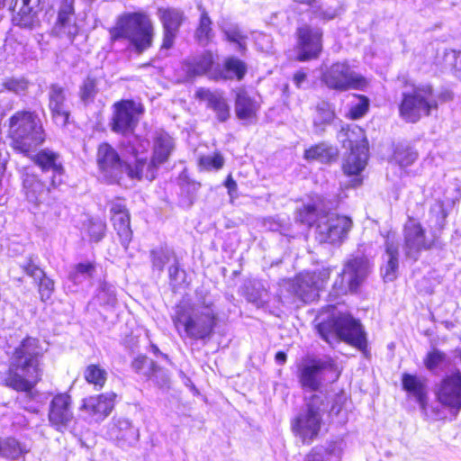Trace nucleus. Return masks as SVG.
I'll use <instances>...</instances> for the list:
<instances>
[{
    "label": "nucleus",
    "instance_id": "obj_40",
    "mask_svg": "<svg viewBox=\"0 0 461 461\" xmlns=\"http://www.w3.org/2000/svg\"><path fill=\"white\" fill-rule=\"evenodd\" d=\"M85 379L88 384L95 385L96 389H102L107 380V371L99 365H89L84 373Z\"/></svg>",
    "mask_w": 461,
    "mask_h": 461
},
{
    "label": "nucleus",
    "instance_id": "obj_26",
    "mask_svg": "<svg viewBox=\"0 0 461 461\" xmlns=\"http://www.w3.org/2000/svg\"><path fill=\"white\" fill-rule=\"evenodd\" d=\"M75 0H61L55 30L59 34L67 35L70 40L77 34L78 28L76 24L74 15Z\"/></svg>",
    "mask_w": 461,
    "mask_h": 461
},
{
    "label": "nucleus",
    "instance_id": "obj_21",
    "mask_svg": "<svg viewBox=\"0 0 461 461\" xmlns=\"http://www.w3.org/2000/svg\"><path fill=\"white\" fill-rule=\"evenodd\" d=\"M116 396L113 392H106L99 395L86 397L82 401L80 409L94 420L101 421L112 412Z\"/></svg>",
    "mask_w": 461,
    "mask_h": 461
},
{
    "label": "nucleus",
    "instance_id": "obj_54",
    "mask_svg": "<svg viewBox=\"0 0 461 461\" xmlns=\"http://www.w3.org/2000/svg\"><path fill=\"white\" fill-rule=\"evenodd\" d=\"M446 59L452 65L456 77L461 79V51L451 50L447 52Z\"/></svg>",
    "mask_w": 461,
    "mask_h": 461
},
{
    "label": "nucleus",
    "instance_id": "obj_46",
    "mask_svg": "<svg viewBox=\"0 0 461 461\" xmlns=\"http://www.w3.org/2000/svg\"><path fill=\"white\" fill-rule=\"evenodd\" d=\"M96 79L88 76L80 86V98L85 103L92 102L97 94Z\"/></svg>",
    "mask_w": 461,
    "mask_h": 461
},
{
    "label": "nucleus",
    "instance_id": "obj_34",
    "mask_svg": "<svg viewBox=\"0 0 461 461\" xmlns=\"http://www.w3.org/2000/svg\"><path fill=\"white\" fill-rule=\"evenodd\" d=\"M157 15L162 23L163 30L178 32L184 20V12L174 7H159Z\"/></svg>",
    "mask_w": 461,
    "mask_h": 461
},
{
    "label": "nucleus",
    "instance_id": "obj_61",
    "mask_svg": "<svg viewBox=\"0 0 461 461\" xmlns=\"http://www.w3.org/2000/svg\"><path fill=\"white\" fill-rule=\"evenodd\" d=\"M305 461H323V457L321 453L312 451L306 456Z\"/></svg>",
    "mask_w": 461,
    "mask_h": 461
},
{
    "label": "nucleus",
    "instance_id": "obj_27",
    "mask_svg": "<svg viewBox=\"0 0 461 461\" xmlns=\"http://www.w3.org/2000/svg\"><path fill=\"white\" fill-rule=\"evenodd\" d=\"M213 65V56L209 51L200 55L189 57L182 63V71L185 80H192L197 77L205 75Z\"/></svg>",
    "mask_w": 461,
    "mask_h": 461
},
{
    "label": "nucleus",
    "instance_id": "obj_13",
    "mask_svg": "<svg viewBox=\"0 0 461 461\" xmlns=\"http://www.w3.org/2000/svg\"><path fill=\"white\" fill-rule=\"evenodd\" d=\"M352 227L349 217L329 212L319 216L315 228V238L320 243L340 244Z\"/></svg>",
    "mask_w": 461,
    "mask_h": 461
},
{
    "label": "nucleus",
    "instance_id": "obj_14",
    "mask_svg": "<svg viewBox=\"0 0 461 461\" xmlns=\"http://www.w3.org/2000/svg\"><path fill=\"white\" fill-rule=\"evenodd\" d=\"M402 231L405 257L413 261L418 260L422 251L429 250L440 245L438 236L427 237L421 224L413 219L410 218L407 221Z\"/></svg>",
    "mask_w": 461,
    "mask_h": 461
},
{
    "label": "nucleus",
    "instance_id": "obj_33",
    "mask_svg": "<svg viewBox=\"0 0 461 461\" xmlns=\"http://www.w3.org/2000/svg\"><path fill=\"white\" fill-rule=\"evenodd\" d=\"M149 258L153 272L161 274L167 264H172L177 257L175 251L166 245H160L153 248L149 251Z\"/></svg>",
    "mask_w": 461,
    "mask_h": 461
},
{
    "label": "nucleus",
    "instance_id": "obj_29",
    "mask_svg": "<svg viewBox=\"0 0 461 461\" xmlns=\"http://www.w3.org/2000/svg\"><path fill=\"white\" fill-rule=\"evenodd\" d=\"M385 254L384 256V265L382 267V275L385 281H393L397 276L399 267V244L387 237L385 240Z\"/></svg>",
    "mask_w": 461,
    "mask_h": 461
},
{
    "label": "nucleus",
    "instance_id": "obj_25",
    "mask_svg": "<svg viewBox=\"0 0 461 461\" xmlns=\"http://www.w3.org/2000/svg\"><path fill=\"white\" fill-rule=\"evenodd\" d=\"M49 107L56 125L64 127L68 123L69 109L67 104L65 89L59 85H52L49 93Z\"/></svg>",
    "mask_w": 461,
    "mask_h": 461
},
{
    "label": "nucleus",
    "instance_id": "obj_36",
    "mask_svg": "<svg viewBox=\"0 0 461 461\" xmlns=\"http://www.w3.org/2000/svg\"><path fill=\"white\" fill-rule=\"evenodd\" d=\"M258 106L246 90L240 88L236 94L235 113L239 119L247 120L255 116Z\"/></svg>",
    "mask_w": 461,
    "mask_h": 461
},
{
    "label": "nucleus",
    "instance_id": "obj_57",
    "mask_svg": "<svg viewBox=\"0 0 461 461\" xmlns=\"http://www.w3.org/2000/svg\"><path fill=\"white\" fill-rule=\"evenodd\" d=\"M177 33L178 32H176L163 30V41L161 44V50H169L173 47Z\"/></svg>",
    "mask_w": 461,
    "mask_h": 461
},
{
    "label": "nucleus",
    "instance_id": "obj_38",
    "mask_svg": "<svg viewBox=\"0 0 461 461\" xmlns=\"http://www.w3.org/2000/svg\"><path fill=\"white\" fill-rule=\"evenodd\" d=\"M334 119V111L330 104L321 101L316 107V115L313 121L315 131L321 133L324 131L325 126L331 123Z\"/></svg>",
    "mask_w": 461,
    "mask_h": 461
},
{
    "label": "nucleus",
    "instance_id": "obj_52",
    "mask_svg": "<svg viewBox=\"0 0 461 461\" xmlns=\"http://www.w3.org/2000/svg\"><path fill=\"white\" fill-rule=\"evenodd\" d=\"M20 266L29 276L33 278L34 282H37L40 277L43 276L44 271L38 267L32 256L26 258Z\"/></svg>",
    "mask_w": 461,
    "mask_h": 461
},
{
    "label": "nucleus",
    "instance_id": "obj_45",
    "mask_svg": "<svg viewBox=\"0 0 461 461\" xmlns=\"http://www.w3.org/2000/svg\"><path fill=\"white\" fill-rule=\"evenodd\" d=\"M96 297L100 304L107 307L113 308L117 303L115 288L106 283L100 285Z\"/></svg>",
    "mask_w": 461,
    "mask_h": 461
},
{
    "label": "nucleus",
    "instance_id": "obj_18",
    "mask_svg": "<svg viewBox=\"0 0 461 461\" xmlns=\"http://www.w3.org/2000/svg\"><path fill=\"white\" fill-rule=\"evenodd\" d=\"M297 59L307 61L317 59L322 50V31L303 24L296 30Z\"/></svg>",
    "mask_w": 461,
    "mask_h": 461
},
{
    "label": "nucleus",
    "instance_id": "obj_5",
    "mask_svg": "<svg viewBox=\"0 0 461 461\" xmlns=\"http://www.w3.org/2000/svg\"><path fill=\"white\" fill-rule=\"evenodd\" d=\"M8 137L14 150L24 155L34 151L46 138L39 114L29 110L14 113L8 120Z\"/></svg>",
    "mask_w": 461,
    "mask_h": 461
},
{
    "label": "nucleus",
    "instance_id": "obj_55",
    "mask_svg": "<svg viewBox=\"0 0 461 461\" xmlns=\"http://www.w3.org/2000/svg\"><path fill=\"white\" fill-rule=\"evenodd\" d=\"M368 103L367 100H362L356 105L352 106L349 110V115L352 119L361 118L367 111Z\"/></svg>",
    "mask_w": 461,
    "mask_h": 461
},
{
    "label": "nucleus",
    "instance_id": "obj_50",
    "mask_svg": "<svg viewBox=\"0 0 461 461\" xmlns=\"http://www.w3.org/2000/svg\"><path fill=\"white\" fill-rule=\"evenodd\" d=\"M317 208L313 204L304 205L299 210L297 219L302 223L312 225L314 222L317 223L318 220Z\"/></svg>",
    "mask_w": 461,
    "mask_h": 461
},
{
    "label": "nucleus",
    "instance_id": "obj_8",
    "mask_svg": "<svg viewBox=\"0 0 461 461\" xmlns=\"http://www.w3.org/2000/svg\"><path fill=\"white\" fill-rule=\"evenodd\" d=\"M339 372L330 357L314 358L303 364L299 371V382L303 390L317 392L323 384L338 380Z\"/></svg>",
    "mask_w": 461,
    "mask_h": 461
},
{
    "label": "nucleus",
    "instance_id": "obj_17",
    "mask_svg": "<svg viewBox=\"0 0 461 461\" xmlns=\"http://www.w3.org/2000/svg\"><path fill=\"white\" fill-rule=\"evenodd\" d=\"M329 275L326 270L300 273L289 282L288 290L303 303L313 302L319 297V292Z\"/></svg>",
    "mask_w": 461,
    "mask_h": 461
},
{
    "label": "nucleus",
    "instance_id": "obj_1",
    "mask_svg": "<svg viewBox=\"0 0 461 461\" xmlns=\"http://www.w3.org/2000/svg\"><path fill=\"white\" fill-rule=\"evenodd\" d=\"M195 295V303L176 306L172 321L180 337L206 340L217 326L218 311L208 292L196 290Z\"/></svg>",
    "mask_w": 461,
    "mask_h": 461
},
{
    "label": "nucleus",
    "instance_id": "obj_28",
    "mask_svg": "<svg viewBox=\"0 0 461 461\" xmlns=\"http://www.w3.org/2000/svg\"><path fill=\"white\" fill-rule=\"evenodd\" d=\"M175 144L173 139L165 131L156 133L153 142V155L150 162V170L154 172L155 168L165 163L174 149Z\"/></svg>",
    "mask_w": 461,
    "mask_h": 461
},
{
    "label": "nucleus",
    "instance_id": "obj_9",
    "mask_svg": "<svg viewBox=\"0 0 461 461\" xmlns=\"http://www.w3.org/2000/svg\"><path fill=\"white\" fill-rule=\"evenodd\" d=\"M97 162L100 170L104 176L115 180L126 172L131 178L141 179L144 176L145 161L139 159L135 166L124 164L116 150L107 143H103L98 148Z\"/></svg>",
    "mask_w": 461,
    "mask_h": 461
},
{
    "label": "nucleus",
    "instance_id": "obj_24",
    "mask_svg": "<svg viewBox=\"0 0 461 461\" xmlns=\"http://www.w3.org/2000/svg\"><path fill=\"white\" fill-rule=\"evenodd\" d=\"M112 221L122 245L126 249L131 240L132 231L130 227V215L122 200L113 201L111 205Z\"/></svg>",
    "mask_w": 461,
    "mask_h": 461
},
{
    "label": "nucleus",
    "instance_id": "obj_62",
    "mask_svg": "<svg viewBox=\"0 0 461 461\" xmlns=\"http://www.w3.org/2000/svg\"><path fill=\"white\" fill-rule=\"evenodd\" d=\"M286 354L283 351H279L276 354V362L279 365H284L286 362Z\"/></svg>",
    "mask_w": 461,
    "mask_h": 461
},
{
    "label": "nucleus",
    "instance_id": "obj_19",
    "mask_svg": "<svg viewBox=\"0 0 461 461\" xmlns=\"http://www.w3.org/2000/svg\"><path fill=\"white\" fill-rule=\"evenodd\" d=\"M23 187L27 201L35 205H50L54 200V191L57 187L51 186V178L47 185L33 174L26 173L23 176Z\"/></svg>",
    "mask_w": 461,
    "mask_h": 461
},
{
    "label": "nucleus",
    "instance_id": "obj_64",
    "mask_svg": "<svg viewBox=\"0 0 461 461\" xmlns=\"http://www.w3.org/2000/svg\"><path fill=\"white\" fill-rule=\"evenodd\" d=\"M133 365H134V366H136L137 368H139V367H140V366H139V361H138V360H136V361L134 362V364H133Z\"/></svg>",
    "mask_w": 461,
    "mask_h": 461
},
{
    "label": "nucleus",
    "instance_id": "obj_43",
    "mask_svg": "<svg viewBox=\"0 0 461 461\" xmlns=\"http://www.w3.org/2000/svg\"><path fill=\"white\" fill-rule=\"evenodd\" d=\"M212 21L205 10H203L195 36L201 43H207L212 38Z\"/></svg>",
    "mask_w": 461,
    "mask_h": 461
},
{
    "label": "nucleus",
    "instance_id": "obj_16",
    "mask_svg": "<svg viewBox=\"0 0 461 461\" xmlns=\"http://www.w3.org/2000/svg\"><path fill=\"white\" fill-rule=\"evenodd\" d=\"M437 402L456 416L461 411V372L445 375L434 387Z\"/></svg>",
    "mask_w": 461,
    "mask_h": 461
},
{
    "label": "nucleus",
    "instance_id": "obj_15",
    "mask_svg": "<svg viewBox=\"0 0 461 461\" xmlns=\"http://www.w3.org/2000/svg\"><path fill=\"white\" fill-rule=\"evenodd\" d=\"M112 109L111 130L123 136L131 135L143 113L142 105L133 100H121L113 104Z\"/></svg>",
    "mask_w": 461,
    "mask_h": 461
},
{
    "label": "nucleus",
    "instance_id": "obj_49",
    "mask_svg": "<svg viewBox=\"0 0 461 461\" xmlns=\"http://www.w3.org/2000/svg\"><path fill=\"white\" fill-rule=\"evenodd\" d=\"M199 165L205 170H219L224 165V158L220 153L203 156L199 159Z\"/></svg>",
    "mask_w": 461,
    "mask_h": 461
},
{
    "label": "nucleus",
    "instance_id": "obj_7",
    "mask_svg": "<svg viewBox=\"0 0 461 461\" xmlns=\"http://www.w3.org/2000/svg\"><path fill=\"white\" fill-rule=\"evenodd\" d=\"M328 406L327 398L321 394L305 399V407L292 422L294 432L303 443H310L318 436Z\"/></svg>",
    "mask_w": 461,
    "mask_h": 461
},
{
    "label": "nucleus",
    "instance_id": "obj_20",
    "mask_svg": "<svg viewBox=\"0 0 461 461\" xmlns=\"http://www.w3.org/2000/svg\"><path fill=\"white\" fill-rule=\"evenodd\" d=\"M73 418L71 397L68 393L55 395L50 404V423L57 430L62 431L69 426Z\"/></svg>",
    "mask_w": 461,
    "mask_h": 461
},
{
    "label": "nucleus",
    "instance_id": "obj_63",
    "mask_svg": "<svg viewBox=\"0 0 461 461\" xmlns=\"http://www.w3.org/2000/svg\"><path fill=\"white\" fill-rule=\"evenodd\" d=\"M295 2L297 3H300V4H305V5H312V3L314 1V0H294Z\"/></svg>",
    "mask_w": 461,
    "mask_h": 461
},
{
    "label": "nucleus",
    "instance_id": "obj_51",
    "mask_svg": "<svg viewBox=\"0 0 461 461\" xmlns=\"http://www.w3.org/2000/svg\"><path fill=\"white\" fill-rule=\"evenodd\" d=\"M185 275V271L180 269V263L178 258L175 259V261L168 267L170 285L173 286L174 290L176 289V287L181 285L182 282H184Z\"/></svg>",
    "mask_w": 461,
    "mask_h": 461
},
{
    "label": "nucleus",
    "instance_id": "obj_44",
    "mask_svg": "<svg viewBox=\"0 0 461 461\" xmlns=\"http://www.w3.org/2000/svg\"><path fill=\"white\" fill-rule=\"evenodd\" d=\"M94 270L95 266L92 263H79L70 271L68 278L75 285H78L90 278L93 276Z\"/></svg>",
    "mask_w": 461,
    "mask_h": 461
},
{
    "label": "nucleus",
    "instance_id": "obj_22",
    "mask_svg": "<svg viewBox=\"0 0 461 461\" xmlns=\"http://www.w3.org/2000/svg\"><path fill=\"white\" fill-rule=\"evenodd\" d=\"M33 161L43 173L51 174L48 178H51L52 187H58L63 183L64 168L57 153L42 149L33 157Z\"/></svg>",
    "mask_w": 461,
    "mask_h": 461
},
{
    "label": "nucleus",
    "instance_id": "obj_60",
    "mask_svg": "<svg viewBox=\"0 0 461 461\" xmlns=\"http://www.w3.org/2000/svg\"><path fill=\"white\" fill-rule=\"evenodd\" d=\"M307 75L303 71H297L294 75V82L298 88L303 86V84L306 81Z\"/></svg>",
    "mask_w": 461,
    "mask_h": 461
},
{
    "label": "nucleus",
    "instance_id": "obj_6",
    "mask_svg": "<svg viewBox=\"0 0 461 461\" xmlns=\"http://www.w3.org/2000/svg\"><path fill=\"white\" fill-rule=\"evenodd\" d=\"M400 115L408 122H417L422 116L438 109V96L430 84L407 83L402 93Z\"/></svg>",
    "mask_w": 461,
    "mask_h": 461
},
{
    "label": "nucleus",
    "instance_id": "obj_32",
    "mask_svg": "<svg viewBox=\"0 0 461 461\" xmlns=\"http://www.w3.org/2000/svg\"><path fill=\"white\" fill-rule=\"evenodd\" d=\"M402 388L423 406L426 402V379L414 375L404 373L402 376Z\"/></svg>",
    "mask_w": 461,
    "mask_h": 461
},
{
    "label": "nucleus",
    "instance_id": "obj_31",
    "mask_svg": "<svg viewBox=\"0 0 461 461\" xmlns=\"http://www.w3.org/2000/svg\"><path fill=\"white\" fill-rule=\"evenodd\" d=\"M131 139L127 141L125 144V149L127 152L132 154V156L135 158V164H137L139 159H141L142 161H145L146 167H144V176L143 177L152 180L154 178L153 171L150 170V165L147 162V158H140V156L146 153L148 151V149L149 147V141L146 139H142L137 135H130Z\"/></svg>",
    "mask_w": 461,
    "mask_h": 461
},
{
    "label": "nucleus",
    "instance_id": "obj_35",
    "mask_svg": "<svg viewBox=\"0 0 461 461\" xmlns=\"http://www.w3.org/2000/svg\"><path fill=\"white\" fill-rule=\"evenodd\" d=\"M338 156L336 148L326 142H321L313 145L304 150L303 158L308 161H318L321 163H330Z\"/></svg>",
    "mask_w": 461,
    "mask_h": 461
},
{
    "label": "nucleus",
    "instance_id": "obj_41",
    "mask_svg": "<svg viewBox=\"0 0 461 461\" xmlns=\"http://www.w3.org/2000/svg\"><path fill=\"white\" fill-rule=\"evenodd\" d=\"M417 158L418 153L414 149L403 145L397 146L393 153V159L401 167L411 166Z\"/></svg>",
    "mask_w": 461,
    "mask_h": 461
},
{
    "label": "nucleus",
    "instance_id": "obj_56",
    "mask_svg": "<svg viewBox=\"0 0 461 461\" xmlns=\"http://www.w3.org/2000/svg\"><path fill=\"white\" fill-rule=\"evenodd\" d=\"M32 0H15L14 11L18 12L19 14L26 16L31 14L32 7L31 5Z\"/></svg>",
    "mask_w": 461,
    "mask_h": 461
},
{
    "label": "nucleus",
    "instance_id": "obj_53",
    "mask_svg": "<svg viewBox=\"0 0 461 461\" xmlns=\"http://www.w3.org/2000/svg\"><path fill=\"white\" fill-rule=\"evenodd\" d=\"M39 294L41 301H46L50 298L54 291V282L46 276L45 273L42 277H40L37 282Z\"/></svg>",
    "mask_w": 461,
    "mask_h": 461
},
{
    "label": "nucleus",
    "instance_id": "obj_3",
    "mask_svg": "<svg viewBox=\"0 0 461 461\" xmlns=\"http://www.w3.org/2000/svg\"><path fill=\"white\" fill-rule=\"evenodd\" d=\"M315 329L321 338L330 345L345 341L366 355L367 340L358 320L348 313L321 312L314 320Z\"/></svg>",
    "mask_w": 461,
    "mask_h": 461
},
{
    "label": "nucleus",
    "instance_id": "obj_23",
    "mask_svg": "<svg viewBox=\"0 0 461 461\" xmlns=\"http://www.w3.org/2000/svg\"><path fill=\"white\" fill-rule=\"evenodd\" d=\"M195 97L206 103L207 108L213 111L219 122H224L230 118V105L222 92L200 87L195 92Z\"/></svg>",
    "mask_w": 461,
    "mask_h": 461
},
{
    "label": "nucleus",
    "instance_id": "obj_10",
    "mask_svg": "<svg viewBox=\"0 0 461 461\" xmlns=\"http://www.w3.org/2000/svg\"><path fill=\"white\" fill-rule=\"evenodd\" d=\"M321 80L328 88L340 92L364 90L367 86L366 79L347 61L335 62L327 67L321 73Z\"/></svg>",
    "mask_w": 461,
    "mask_h": 461
},
{
    "label": "nucleus",
    "instance_id": "obj_58",
    "mask_svg": "<svg viewBox=\"0 0 461 461\" xmlns=\"http://www.w3.org/2000/svg\"><path fill=\"white\" fill-rule=\"evenodd\" d=\"M225 186L228 189V193L230 196V198L237 197L236 192L238 189L236 181L229 176L227 180L225 181Z\"/></svg>",
    "mask_w": 461,
    "mask_h": 461
},
{
    "label": "nucleus",
    "instance_id": "obj_12",
    "mask_svg": "<svg viewBox=\"0 0 461 461\" xmlns=\"http://www.w3.org/2000/svg\"><path fill=\"white\" fill-rule=\"evenodd\" d=\"M370 272L369 260L363 256H357L348 258L345 264L339 280L333 285L335 295L356 292L366 279Z\"/></svg>",
    "mask_w": 461,
    "mask_h": 461
},
{
    "label": "nucleus",
    "instance_id": "obj_11",
    "mask_svg": "<svg viewBox=\"0 0 461 461\" xmlns=\"http://www.w3.org/2000/svg\"><path fill=\"white\" fill-rule=\"evenodd\" d=\"M343 146L350 149V153L343 164L348 176L358 175L366 167L368 158L367 141L362 129L357 125L348 128L344 133Z\"/></svg>",
    "mask_w": 461,
    "mask_h": 461
},
{
    "label": "nucleus",
    "instance_id": "obj_47",
    "mask_svg": "<svg viewBox=\"0 0 461 461\" xmlns=\"http://www.w3.org/2000/svg\"><path fill=\"white\" fill-rule=\"evenodd\" d=\"M447 356L444 352L438 349H433L427 354L424 359V365L430 372H435L446 361Z\"/></svg>",
    "mask_w": 461,
    "mask_h": 461
},
{
    "label": "nucleus",
    "instance_id": "obj_59",
    "mask_svg": "<svg viewBox=\"0 0 461 461\" xmlns=\"http://www.w3.org/2000/svg\"><path fill=\"white\" fill-rule=\"evenodd\" d=\"M338 14L339 12L337 9L328 8L326 10H321L319 16L326 20H331L335 18Z\"/></svg>",
    "mask_w": 461,
    "mask_h": 461
},
{
    "label": "nucleus",
    "instance_id": "obj_2",
    "mask_svg": "<svg viewBox=\"0 0 461 461\" xmlns=\"http://www.w3.org/2000/svg\"><path fill=\"white\" fill-rule=\"evenodd\" d=\"M41 348L39 340L26 338L15 348L5 384L18 391L29 393L41 379L42 369L40 364Z\"/></svg>",
    "mask_w": 461,
    "mask_h": 461
},
{
    "label": "nucleus",
    "instance_id": "obj_48",
    "mask_svg": "<svg viewBox=\"0 0 461 461\" xmlns=\"http://www.w3.org/2000/svg\"><path fill=\"white\" fill-rule=\"evenodd\" d=\"M105 222L99 219H91L87 223V233L90 240L95 242L101 240L105 231Z\"/></svg>",
    "mask_w": 461,
    "mask_h": 461
},
{
    "label": "nucleus",
    "instance_id": "obj_4",
    "mask_svg": "<svg viewBox=\"0 0 461 461\" xmlns=\"http://www.w3.org/2000/svg\"><path fill=\"white\" fill-rule=\"evenodd\" d=\"M109 35L112 43L127 40L134 51L141 54L151 48L155 27L147 12H125L116 18L114 26L109 29Z\"/></svg>",
    "mask_w": 461,
    "mask_h": 461
},
{
    "label": "nucleus",
    "instance_id": "obj_30",
    "mask_svg": "<svg viewBox=\"0 0 461 461\" xmlns=\"http://www.w3.org/2000/svg\"><path fill=\"white\" fill-rule=\"evenodd\" d=\"M110 437L117 441L132 444L139 438V430L128 419L118 418L113 420L109 430Z\"/></svg>",
    "mask_w": 461,
    "mask_h": 461
},
{
    "label": "nucleus",
    "instance_id": "obj_37",
    "mask_svg": "<svg viewBox=\"0 0 461 461\" xmlns=\"http://www.w3.org/2000/svg\"><path fill=\"white\" fill-rule=\"evenodd\" d=\"M28 451L26 446L14 438H0V456L2 457L17 459Z\"/></svg>",
    "mask_w": 461,
    "mask_h": 461
},
{
    "label": "nucleus",
    "instance_id": "obj_39",
    "mask_svg": "<svg viewBox=\"0 0 461 461\" xmlns=\"http://www.w3.org/2000/svg\"><path fill=\"white\" fill-rule=\"evenodd\" d=\"M247 73V66L240 59L231 57L226 59L224 63V72L221 73V77L230 79L236 77L241 80Z\"/></svg>",
    "mask_w": 461,
    "mask_h": 461
},
{
    "label": "nucleus",
    "instance_id": "obj_42",
    "mask_svg": "<svg viewBox=\"0 0 461 461\" xmlns=\"http://www.w3.org/2000/svg\"><path fill=\"white\" fill-rule=\"evenodd\" d=\"M226 39L238 45V50L243 51L246 49L247 35L236 24H225L221 27Z\"/></svg>",
    "mask_w": 461,
    "mask_h": 461
}]
</instances>
